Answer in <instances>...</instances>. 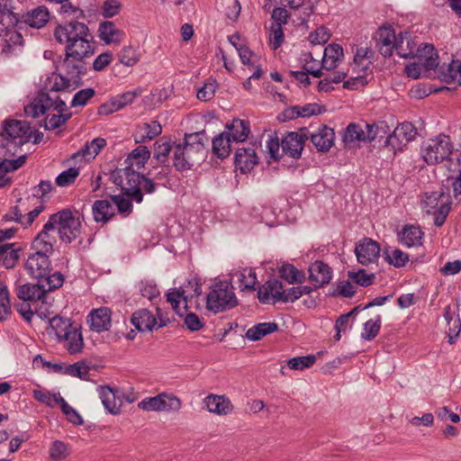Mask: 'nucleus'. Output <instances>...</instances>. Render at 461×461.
Wrapping results in <instances>:
<instances>
[{"instance_id": "56", "label": "nucleus", "mask_w": 461, "mask_h": 461, "mask_svg": "<svg viewBox=\"0 0 461 461\" xmlns=\"http://www.w3.org/2000/svg\"><path fill=\"white\" fill-rule=\"evenodd\" d=\"M79 175V169L77 167H69L68 169L61 172L56 178V184L59 186H68L75 183L77 177Z\"/></svg>"}, {"instance_id": "45", "label": "nucleus", "mask_w": 461, "mask_h": 461, "mask_svg": "<svg viewBox=\"0 0 461 461\" xmlns=\"http://www.w3.org/2000/svg\"><path fill=\"white\" fill-rule=\"evenodd\" d=\"M50 328L54 330L57 339L61 336L68 334L76 324L70 319L63 318L61 316H55L50 320Z\"/></svg>"}, {"instance_id": "54", "label": "nucleus", "mask_w": 461, "mask_h": 461, "mask_svg": "<svg viewBox=\"0 0 461 461\" xmlns=\"http://www.w3.org/2000/svg\"><path fill=\"white\" fill-rule=\"evenodd\" d=\"M69 455L68 446L60 440H55L50 448V457L53 461H60Z\"/></svg>"}, {"instance_id": "15", "label": "nucleus", "mask_w": 461, "mask_h": 461, "mask_svg": "<svg viewBox=\"0 0 461 461\" xmlns=\"http://www.w3.org/2000/svg\"><path fill=\"white\" fill-rule=\"evenodd\" d=\"M309 135L307 128H301L300 132L287 131L281 139L283 153L298 159L302 155L304 143L308 140Z\"/></svg>"}, {"instance_id": "32", "label": "nucleus", "mask_w": 461, "mask_h": 461, "mask_svg": "<svg viewBox=\"0 0 461 461\" xmlns=\"http://www.w3.org/2000/svg\"><path fill=\"white\" fill-rule=\"evenodd\" d=\"M106 146V140L104 138H95L90 142H86L85 146L77 152L71 156V159L75 160L77 158H85L86 160L95 158L103 148Z\"/></svg>"}, {"instance_id": "63", "label": "nucleus", "mask_w": 461, "mask_h": 461, "mask_svg": "<svg viewBox=\"0 0 461 461\" xmlns=\"http://www.w3.org/2000/svg\"><path fill=\"white\" fill-rule=\"evenodd\" d=\"M139 290L141 295L148 298L149 301L153 300L159 294V290L157 285L150 281H141L139 284Z\"/></svg>"}, {"instance_id": "18", "label": "nucleus", "mask_w": 461, "mask_h": 461, "mask_svg": "<svg viewBox=\"0 0 461 461\" xmlns=\"http://www.w3.org/2000/svg\"><path fill=\"white\" fill-rule=\"evenodd\" d=\"M380 244L370 238L359 240L354 250L357 262L363 266L375 263L380 257Z\"/></svg>"}, {"instance_id": "58", "label": "nucleus", "mask_w": 461, "mask_h": 461, "mask_svg": "<svg viewBox=\"0 0 461 461\" xmlns=\"http://www.w3.org/2000/svg\"><path fill=\"white\" fill-rule=\"evenodd\" d=\"M216 88V80L211 78L206 80L203 86L197 90V98L201 101L211 100L214 96Z\"/></svg>"}, {"instance_id": "35", "label": "nucleus", "mask_w": 461, "mask_h": 461, "mask_svg": "<svg viewBox=\"0 0 461 461\" xmlns=\"http://www.w3.org/2000/svg\"><path fill=\"white\" fill-rule=\"evenodd\" d=\"M99 37L106 44L118 43L123 37L124 32L115 27L113 22H103L98 28Z\"/></svg>"}, {"instance_id": "19", "label": "nucleus", "mask_w": 461, "mask_h": 461, "mask_svg": "<svg viewBox=\"0 0 461 461\" xmlns=\"http://www.w3.org/2000/svg\"><path fill=\"white\" fill-rule=\"evenodd\" d=\"M309 280L314 288H320L328 285L332 277V270L328 264L317 260L309 267Z\"/></svg>"}, {"instance_id": "60", "label": "nucleus", "mask_w": 461, "mask_h": 461, "mask_svg": "<svg viewBox=\"0 0 461 461\" xmlns=\"http://www.w3.org/2000/svg\"><path fill=\"white\" fill-rule=\"evenodd\" d=\"M355 294L356 289L354 285L348 280L339 282L337 285L336 289H334L332 292H330V295L333 297L341 295L346 298H351Z\"/></svg>"}, {"instance_id": "13", "label": "nucleus", "mask_w": 461, "mask_h": 461, "mask_svg": "<svg viewBox=\"0 0 461 461\" xmlns=\"http://www.w3.org/2000/svg\"><path fill=\"white\" fill-rule=\"evenodd\" d=\"M86 36H89L87 25L77 21L59 24L54 31L55 40L59 43L64 44L65 47L68 46V44H74L77 40Z\"/></svg>"}, {"instance_id": "59", "label": "nucleus", "mask_w": 461, "mask_h": 461, "mask_svg": "<svg viewBox=\"0 0 461 461\" xmlns=\"http://www.w3.org/2000/svg\"><path fill=\"white\" fill-rule=\"evenodd\" d=\"M119 61L127 66L132 67L139 61V56L132 47H124L118 54Z\"/></svg>"}, {"instance_id": "38", "label": "nucleus", "mask_w": 461, "mask_h": 461, "mask_svg": "<svg viewBox=\"0 0 461 461\" xmlns=\"http://www.w3.org/2000/svg\"><path fill=\"white\" fill-rule=\"evenodd\" d=\"M15 243H6L0 245V262L5 268H13L18 259L20 248H14Z\"/></svg>"}, {"instance_id": "10", "label": "nucleus", "mask_w": 461, "mask_h": 461, "mask_svg": "<svg viewBox=\"0 0 461 461\" xmlns=\"http://www.w3.org/2000/svg\"><path fill=\"white\" fill-rule=\"evenodd\" d=\"M50 109L58 113L68 111L66 103L59 95L52 94L41 88L33 100L24 107V112L28 116L37 118Z\"/></svg>"}, {"instance_id": "16", "label": "nucleus", "mask_w": 461, "mask_h": 461, "mask_svg": "<svg viewBox=\"0 0 461 461\" xmlns=\"http://www.w3.org/2000/svg\"><path fill=\"white\" fill-rule=\"evenodd\" d=\"M418 134L416 127L410 122L400 123L385 140V146L391 147L395 153L402 150V146L413 140Z\"/></svg>"}, {"instance_id": "49", "label": "nucleus", "mask_w": 461, "mask_h": 461, "mask_svg": "<svg viewBox=\"0 0 461 461\" xmlns=\"http://www.w3.org/2000/svg\"><path fill=\"white\" fill-rule=\"evenodd\" d=\"M124 192L123 190H122ZM113 203L117 206L119 213L127 216L132 212V203L134 201L131 197L123 193L122 194L111 195Z\"/></svg>"}, {"instance_id": "8", "label": "nucleus", "mask_w": 461, "mask_h": 461, "mask_svg": "<svg viewBox=\"0 0 461 461\" xmlns=\"http://www.w3.org/2000/svg\"><path fill=\"white\" fill-rule=\"evenodd\" d=\"M202 294V284L196 279H189L186 284L175 288L167 294V301L171 304L175 312L183 317L188 309V302Z\"/></svg>"}, {"instance_id": "36", "label": "nucleus", "mask_w": 461, "mask_h": 461, "mask_svg": "<svg viewBox=\"0 0 461 461\" xmlns=\"http://www.w3.org/2000/svg\"><path fill=\"white\" fill-rule=\"evenodd\" d=\"M316 0H287V5L290 9L298 10L302 8V14L299 16L301 24H307L309 18L315 12Z\"/></svg>"}, {"instance_id": "30", "label": "nucleus", "mask_w": 461, "mask_h": 461, "mask_svg": "<svg viewBox=\"0 0 461 461\" xmlns=\"http://www.w3.org/2000/svg\"><path fill=\"white\" fill-rule=\"evenodd\" d=\"M226 134L231 141L243 142L250 132L249 122L245 120L234 119L230 124H227Z\"/></svg>"}, {"instance_id": "41", "label": "nucleus", "mask_w": 461, "mask_h": 461, "mask_svg": "<svg viewBox=\"0 0 461 461\" xmlns=\"http://www.w3.org/2000/svg\"><path fill=\"white\" fill-rule=\"evenodd\" d=\"M423 232L419 227H404L401 233V240L407 247H416L422 244Z\"/></svg>"}, {"instance_id": "11", "label": "nucleus", "mask_w": 461, "mask_h": 461, "mask_svg": "<svg viewBox=\"0 0 461 461\" xmlns=\"http://www.w3.org/2000/svg\"><path fill=\"white\" fill-rule=\"evenodd\" d=\"M238 304V300L227 284L216 283L212 286L206 296V308L213 313H219L231 309Z\"/></svg>"}, {"instance_id": "43", "label": "nucleus", "mask_w": 461, "mask_h": 461, "mask_svg": "<svg viewBox=\"0 0 461 461\" xmlns=\"http://www.w3.org/2000/svg\"><path fill=\"white\" fill-rule=\"evenodd\" d=\"M142 131L143 133H140L136 139L138 143H143L159 136L162 132V127L158 121H151L143 124Z\"/></svg>"}, {"instance_id": "52", "label": "nucleus", "mask_w": 461, "mask_h": 461, "mask_svg": "<svg viewBox=\"0 0 461 461\" xmlns=\"http://www.w3.org/2000/svg\"><path fill=\"white\" fill-rule=\"evenodd\" d=\"M316 362L314 355H307L290 358L287 361V366L293 370H303L309 368Z\"/></svg>"}, {"instance_id": "40", "label": "nucleus", "mask_w": 461, "mask_h": 461, "mask_svg": "<svg viewBox=\"0 0 461 461\" xmlns=\"http://www.w3.org/2000/svg\"><path fill=\"white\" fill-rule=\"evenodd\" d=\"M231 140L223 132L214 137L212 140V152L219 158L223 159L229 157L231 151Z\"/></svg>"}, {"instance_id": "44", "label": "nucleus", "mask_w": 461, "mask_h": 461, "mask_svg": "<svg viewBox=\"0 0 461 461\" xmlns=\"http://www.w3.org/2000/svg\"><path fill=\"white\" fill-rule=\"evenodd\" d=\"M172 149L174 150V146L170 141L164 140V138H161L154 143L153 157L158 162L165 165L168 162V156Z\"/></svg>"}, {"instance_id": "4", "label": "nucleus", "mask_w": 461, "mask_h": 461, "mask_svg": "<svg viewBox=\"0 0 461 461\" xmlns=\"http://www.w3.org/2000/svg\"><path fill=\"white\" fill-rule=\"evenodd\" d=\"M416 56L426 70L437 69L438 77L447 84L456 83L461 86V59L449 64L439 65L437 50L432 44H423L417 49Z\"/></svg>"}, {"instance_id": "26", "label": "nucleus", "mask_w": 461, "mask_h": 461, "mask_svg": "<svg viewBox=\"0 0 461 461\" xmlns=\"http://www.w3.org/2000/svg\"><path fill=\"white\" fill-rule=\"evenodd\" d=\"M98 393L103 405L110 413L115 415L121 412L122 401L116 395V390L104 385L98 388Z\"/></svg>"}, {"instance_id": "31", "label": "nucleus", "mask_w": 461, "mask_h": 461, "mask_svg": "<svg viewBox=\"0 0 461 461\" xmlns=\"http://www.w3.org/2000/svg\"><path fill=\"white\" fill-rule=\"evenodd\" d=\"M444 201H450V197L442 190L425 193L422 200V209L428 214L436 213L441 208V204L445 203Z\"/></svg>"}, {"instance_id": "48", "label": "nucleus", "mask_w": 461, "mask_h": 461, "mask_svg": "<svg viewBox=\"0 0 461 461\" xmlns=\"http://www.w3.org/2000/svg\"><path fill=\"white\" fill-rule=\"evenodd\" d=\"M71 117L72 113L68 112V110L67 112L59 113V114L48 115L44 120V128L48 131L55 130L63 125Z\"/></svg>"}, {"instance_id": "42", "label": "nucleus", "mask_w": 461, "mask_h": 461, "mask_svg": "<svg viewBox=\"0 0 461 461\" xmlns=\"http://www.w3.org/2000/svg\"><path fill=\"white\" fill-rule=\"evenodd\" d=\"M278 272L280 277L286 280L289 284H302L305 280L304 273L291 264H284Z\"/></svg>"}, {"instance_id": "25", "label": "nucleus", "mask_w": 461, "mask_h": 461, "mask_svg": "<svg viewBox=\"0 0 461 461\" xmlns=\"http://www.w3.org/2000/svg\"><path fill=\"white\" fill-rule=\"evenodd\" d=\"M59 342H62L64 348L71 355L78 354L84 348V339L81 329L77 325L74 326L68 334L58 339Z\"/></svg>"}, {"instance_id": "1", "label": "nucleus", "mask_w": 461, "mask_h": 461, "mask_svg": "<svg viewBox=\"0 0 461 461\" xmlns=\"http://www.w3.org/2000/svg\"><path fill=\"white\" fill-rule=\"evenodd\" d=\"M149 158V149L140 145L128 155L124 167L116 168L110 174V180L138 203L143 201V192L153 194L156 191L157 184L138 171L144 167Z\"/></svg>"}, {"instance_id": "57", "label": "nucleus", "mask_w": 461, "mask_h": 461, "mask_svg": "<svg viewBox=\"0 0 461 461\" xmlns=\"http://www.w3.org/2000/svg\"><path fill=\"white\" fill-rule=\"evenodd\" d=\"M142 89L138 87L132 91L125 92L122 95H118L113 97L114 101L117 103V107L119 109H122L125 106L131 104L136 97L140 96L142 94Z\"/></svg>"}, {"instance_id": "28", "label": "nucleus", "mask_w": 461, "mask_h": 461, "mask_svg": "<svg viewBox=\"0 0 461 461\" xmlns=\"http://www.w3.org/2000/svg\"><path fill=\"white\" fill-rule=\"evenodd\" d=\"M131 322L139 331H149L157 324V318L147 309H140L134 312Z\"/></svg>"}, {"instance_id": "61", "label": "nucleus", "mask_w": 461, "mask_h": 461, "mask_svg": "<svg viewBox=\"0 0 461 461\" xmlns=\"http://www.w3.org/2000/svg\"><path fill=\"white\" fill-rule=\"evenodd\" d=\"M95 91L93 88H85L77 92L72 99L71 106H84L94 97Z\"/></svg>"}, {"instance_id": "51", "label": "nucleus", "mask_w": 461, "mask_h": 461, "mask_svg": "<svg viewBox=\"0 0 461 461\" xmlns=\"http://www.w3.org/2000/svg\"><path fill=\"white\" fill-rule=\"evenodd\" d=\"M238 280L240 283V287L241 290L249 289L255 290L257 284L256 273L252 268H245L237 274Z\"/></svg>"}, {"instance_id": "24", "label": "nucleus", "mask_w": 461, "mask_h": 461, "mask_svg": "<svg viewBox=\"0 0 461 461\" xmlns=\"http://www.w3.org/2000/svg\"><path fill=\"white\" fill-rule=\"evenodd\" d=\"M111 314L112 312L107 307L92 310L88 316L91 330L98 333L108 330L111 327Z\"/></svg>"}, {"instance_id": "64", "label": "nucleus", "mask_w": 461, "mask_h": 461, "mask_svg": "<svg viewBox=\"0 0 461 461\" xmlns=\"http://www.w3.org/2000/svg\"><path fill=\"white\" fill-rule=\"evenodd\" d=\"M386 260L390 265L399 268L405 266L409 261V256L401 249H396L392 251V255L387 254Z\"/></svg>"}, {"instance_id": "5", "label": "nucleus", "mask_w": 461, "mask_h": 461, "mask_svg": "<svg viewBox=\"0 0 461 461\" xmlns=\"http://www.w3.org/2000/svg\"><path fill=\"white\" fill-rule=\"evenodd\" d=\"M409 32H400L396 36L392 26H382L376 32V46L384 57H391L393 50L401 58L410 59L415 56L414 50L409 48Z\"/></svg>"}, {"instance_id": "3", "label": "nucleus", "mask_w": 461, "mask_h": 461, "mask_svg": "<svg viewBox=\"0 0 461 461\" xmlns=\"http://www.w3.org/2000/svg\"><path fill=\"white\" fill-rule=\"evenodd\" d=\"M92 41L93 36L89 33V36L83 37L76 43L65 47L62 67L68 76L75 78V86H79L82 84L81 76L87 71L85 59L95 53Z\"/></svg>"}, {"instance_id": "21", "label": "nucleus", "mask_w": 461, "mask_h": 461, "mask_svg": "<svg viewBox=\"0 0 461 461\" xmlns=\"http://www.w3.org/2000/svg\"><path fill=\"white\" fill-rule=\"evenodd\" d=\"M68 77H66L58 73H51V75L46 78L41 88L55 95H59L61 91L74 90L77 87L75 86V78L71 76Z\"/></svg>"}, {"instance_id": "20", "label": "nucleus", "mask_w": 461, "mask_h": 461, "mask_svg": "<svg viewBox=\"0 0 461 461\" xmlns=\"http://www.w3.org/2000/svg\"><path fill=\"white\" fill-rule=\"evenodd\" d=\"M258 162V158L254 145L237 149L235 153V167L240 169L241 173L251 171Z\"/></svg>"}, {"instance_id": "55", "label": "nucleus", "mask_w": 461, "mask_h": 461, "mask_svg": "<svg viewBox=\"0 0 461 461\" xmlns=\"http://www.w3.org/2000/svg\"><path fill=\"white\" fill-rule=\"evenodd\" d=\"M89 366L84 361H79L75 364L65 366L63 374L79 377L81 379H86L89 373Z\"/></svg>"}, {"instance_id": "33", "label": "nucleus", "mask_w": 461, "mask_h": 461, "mask_svg": "<svg viewBox=\"0 0 461 461\" xmlns=\"http://www.w3.org/2000/svg\"><path fill=\"white\" fill-rule=\"evenodd\" d=\"M92 213L96 222L106 223L113 217L114 208L108 200H96L92 205Z\"/></svg>"}, {"instance_id": "34", "label": "nucleus", "mask_w": 461, "mask_h": 461, "mask_svg": "<svg viewBox=\"0 0 461 461\" xmlns=\"http://www.w3.org/2000/svg\"><path fill=\"white\" fill-rule=\"evenodd\" d=\"M303 71H293L291 70L290 75L294 77L297 81L302 83L305 87L311 85V79L308 75H312L314 77H321L323 76V72L321 68H316V66L311 65L309 59H304Z\"/></svg>"}, {"instance_id": "17", "label": "nucleus", "mask_w": 461, "mask_h": 461, "mask_svg": "<svg viewBox=\"0 0 461 461\" xmlns=\"http://www.w3.org/2000/svg\"><path fill=\"white\" fill-rule=\"evenodd\" d=\"M25 268L32 277L44 282L48 277H52L50 260L49 256L41 254H31L25 263Z\"/></svg>"}, {"instance_id": "9", "label": "nucleus", "mask_w": 461, "mask_h": 461, "mask_svg": "<svg viewBox=\"0 0 461 461\" xmlns=\"http://www.w3.org/2000/svg\"><path fill=\"white\" fill-rule=\"evenodd\" d=\"M64 276L59 272H54L52 277H48L44 282L36 284H25L18 288L17 296L19 299L29 302L41 300L49 292L55 291L63 285Z\"/></svg>"}, {"instance_id": "12", "label": "nucleus", "mask_w": 461, "mask_h": 461, "mask_svg": "<svg viewBox=\"0 0 461 461\" xmlns=\"http://www.w3.org/2000/svg\"><path fill=\"white\" fill-rule=\"evenodd\" d=\"M453 151L450 137L439 134L429 140L422 148V157L427 164L436 165L447 159Z\"/></svg>"}, {"instance_id": "46", "label": "nucleus", "mask_w": 461, "mask_h": 461, "mask_svg": "<svg viewBox=\"0 0 461 461\" xmlns=\"http://www.w3.org/2000/svg\"><path fill=\"white\" fill-rule=\"evenodd\" d=\"M364 128L358 123H349L346 128L343 141L346 145L354 146L356 142L362 141Z\"/></svg>"}, {"instance_id": "7", "label": "nucleus", "mask_w": 461, "mask_h": 461, "mask_svg": "<svg viewBox=\"0 0 461 461\" xmlns=\"http://www.w3.org/2000/svg\"><path fill=\"white\" fill-rule=\"evenodd\" d=\"M50 217L61 242L69 244L80 237L82 226L80 219L70 209L60 210Z\"/></svg>"}, {"instance_id": "37", "label": "nucleus", "mask_w": 461, "mask_h": 461, "mask_svg": "<svg viewBox=\"0 0 461 461\" xmlns=\"http://www.w3.org/2000/svg\"><path fill=\"white\" fill-rule=\"evenodd\" d=\"M49 11L44 6H39L23 15V22L30 27L41 28L49 21Z\"/></svg>"}, {"instance_id": "62", "label": "nucleus", "mask_w": 461, "mask_h": 461, "mask_svg": "<svg viewBox=\"0 0 461 461\" xmlns=\"http://www.w3.org/2000/svg\"><path fill=\"white\" fill-rule=\"evenodd\" d=\"M330 33L324 26L318 27L309 34V41L312 45H323L330 40Z\"/></svg>"}, {"instance_id": "2", "label": "nucleus", "mask_w": 461, "mask_h": 461, "mask_svg": "<svg viewBox=\"0 0 461 461\" xmlns=\"http://www.w3.org/2000/svg\"><path fill=\"white\" fill-rule=\"evenodd\" d=\"M209 137L204 130L185 133L183 142L174 145L173 165L177 171L191 169L205 155Z\"/></svg>"}, {"instance_id": "29", "label": "nucleus", "mask_w": 461, "mask_h": 461, "mask_svg": "<svg viewBox=\"0 0 461 461\" xmlns=\"http://www.w3.org/2000/svg\"><path fill=\"white\" fill-rule=\"evenodd\" d=\"M334 131L331 128L323 125L317 133L311 134V141L318 151H328L333 145Z\"/></svg>"}, {"instance_id": "50", "label": "nucleus", "mask_w": 461, "mask_h": 461, "mask_svg": "<svg viewBox=\"0 0 461 461\" xmlns=\"http://www.w3.org/2000/svg\"><path fill=\"white\" fill-rule=\"evenodd\" d=\"M348 276L353 282L363 287H367L373 285L375 279V274H368L365 269H359L358 271H348Z\"/></svg>"}, {"instance_id": "53", "label": "nucleus", "mask_w": 461, "mask_h": 461, "mask_svg": "<svg viewBox=\"0 0 461 461\" xmlns=\"http://www.w3.org/2000/svg\"><path fill=\"white\" fill-rule=\"evenodd\" d=\"M381 329V317L376 316V320H368L364 323V331L361 335L366 340L374 339L379 333Z\"/></svg>"}, {"instance_id": "6", "label": "nucleus", "mask_w": 461, "mask_h": 461, "mask_svg": "<svg viewBox=\"0 0 461 461\" xmlns=\"http://www.w3.org/2000/svg\"><path fill=\"white\" fill-rule=\"evenodd\" d=\"M0 134L5 141L1 148L6 149L4 156H14L18 148L31 140L32 131L29 122L9 119L4 122Z\"/></svg>"}, {"instance_id": "23", "label": "nucleus", "mask_w": 461, "mask_h": 461, "mask_svg": "<svg viewBox=\"0 0 461 461\" xmlns=\"http://www.w3.org/2000/svg\"><path fill=\"white\" fill-rule=\"evenodd\" d=\"M203 403L209 412L217 415H228L234 409L230 400L225 395L209 394L203 399Z\"/></svg>"}, {"instance_id": "14", "label": "nucleus", "mask_w": 461, "mask_h": 461, "mask_svg": "<svg viewBox=\"0 0 461 461\" xmlns=\"http://www.w3.org/2000/svg\"><path fill=\"white\" fill-rule=\"evenodd\" d=\"M182 407L181 400L172 394L159 393L147 397L138 403V408L147 411H178Z\"/></svg>"}, {"instance_id": "22", "label": "nucleus", "mask_w": 461, "mask_h": 461, "mask_svg": "<svg viewBox=\"0 0 461 461\" xmlns=\"http://www.w3.org/2000/svg\"><path fill=\"white\" fill-rule=\"evenodd\" d=\"M284 286L276 279L269 280L258 288V298L260 303H267L272 298L274 302H283Z\"/></svg>"}, {"instance_id": "39", "label": "nucleus", "mask_w": 461, "mask_h": 461, "mask_svg": "<svg viewBox=\"0 0 461 461\" xmlns=\"http://www.w3.org/2000/svg\"><path fill=\"white\" fill-rule=\"evenodd\" d=\"M278 330V325L276 322H262L249 328L246 332V337L249 340L258 341L263 337Z\"/></svg>"}, {"instance_id": "47", "label": "nucleus", "mask_w": 461, "mask_h": 461, "mask_svg": "<svg viewBox=\"0 0 461 461\" xmlns=\"http://www.w3.org/2000/svg\"><path fill=\"white\" fill-rule=\"evenodd\" d=\"M373 51L369 48H358L354 57V65L359 71H365L371 64Z\"/></svg>"}, {"instance_id": "27", "label": "nucleus", "mask_w": 461, "mask_h": 461, "mask_svg": "<svg viewBox=\"0 0 461 461\" xmlns=\"http://www.w3.org/2000/svg\"><path fill=\"white\" fill-rule=\"evenodd\" d=\"M344 56L343 48L337 43L329 44L323 52L321 68L326 70H332L339 66V62Z\"/></svg>"}]
</instances>
